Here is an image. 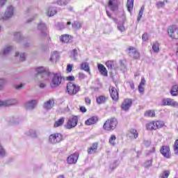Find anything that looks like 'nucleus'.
<instances>
[{"label": "nucleus", "instance_id": "obj_21", "mask_svg": "<svg viewBox=\"0 0 178 178\" xmlns=\"http://www.w3.org/2000/svg\"><path fill=\"white\" fill-rule=\"evenodd\" d=\"M117 2H118V0H109L108 1V7L113 12H115V10H116V9H118V3H117Z\"/></svg>", "mask_w": 178, "mask_h": 178}, {"label": "nucleus", "instance_id": "obj_33", "mask_svg": "<svg viewBox=\"0 0 178 178\" xmlns=\"http://www.w3.org/2000/svg\"><path fill=\"white\" fill-rule=\"evenodd\" d=\"M79 53L77 52V49H74L70 52V58L74 59V60H77V56Z\"/></svg>", "mask_w": 178, "mask_h": 178}, {"label": "nucleus", "instance_id": "obj_53", "mask_svg": "<svg viewBox=\"0 0 178 178\" xmlns=\"http://www.w3.org/2000/svg\"><path fill=\"white\" fill-rule=\"evenodd\" d=\"M170 175V172L164 171V172H163V174L161 175V178H168V177H169Z\"/></svg>", "mask_w": 178, "mask_h": 178}, {"label": "nucleus", "instance_id": "obj_30", "mask_svg": "<svg viewBox=\"0 0 178 178\" xmlns=\"http://www.w3.org/2000/svg\"><path fill=\"white\" fill-rule=\"evenodd\" d=\"M26 136H28L29 137H32L33 138H35L37 137V132H35V130L31 129L25 133Z\"/></svg>", "mask_w": 178, "mask_h": 178}, {"label": "nucleus", "instance_id": "obj_9", "mask_svg": "<svg viewBox=\"0 0 178 178\" xmlns=\"http://www.w3.org/2000/svg\"><path fill=\"white\" fill-rule=\"evenodd\" d=\"M168 35L174 40H178V26L176 25L170 26L168 28Z\"/></svg>", "mask_w": 178, "mask_h": 178}, {"label": "nucleus", "instance_id": "obj_40", "mask_svg": "<svg viewBox=\"0 0 178 178\" xmlns=\"http://www.w3.org/2000/svg\"><path fill=\"white\" fill-rule=\"evenodd\" d=\"M15 56L17 58V56H19L20 60H22L23 62L24 60H26V54L25 53L19 54V52H16L15 53Z\"/></svg>", "mask_w": 178, "mask_h": 178}, {"label": "nucleus", "instance_id": "obj_63", "mask_svg": "<svg viewBox=\"0 0 178 178\" xmlns=\"http://www.w3.org/2000/svg\"><path fill=\"white\" fill-rule=\"evenodd\" d=\"M67 80H68V81H74V76H69L67 77Z\"/></svg>", "mask_w": 178, "mask_h": 178}, {"label": "nucleus", "instance_id": "obj_23", "mask_svg": "<svg viewBox=\"0 0 178 178\" xmlns=\"http://www.w3.org/2000/svg\"><path fill=\"white\" fill-rule=\"evenodd\" d=\"M108 101V97L101 95L96 98V102L98 105H102V104H105Z\"/></svg>", "mask_w": 178, "mask_h": 178}, {"label": "nucleus", "instance_id": "obj_57", "mask_svg": "<svg viewBox=\"0 0 178 178\" xmlns=\"http://www.w3.org/2000/svg\"><path fill=\"white\" fill-rule=\"evenodd\" d=\"M142 40L143 41H148V33H144L142 35Z\"/></svg>", "mask_w": 178, "mask_h": 178}, {"label": "nucleus", "instance_id": "obj_54", "mask_svg": "<svg viewBox=\"0 0 178 178\" xmlns=\"http://www.w3.org/2000/svg\"><path fill=\"white\" fill-rule=\"evenodd\" d=\"M132 57L134 59H138L140 58V53L136 50V51H135L133 54H132Z\"/></svg>", "mask_w": 178, "mask_h": 178}, {"label": "nucleus", "instance_id": "obj_8", "mask_svg": "<svg viewBox=\"0 0 178 178\" xmlns=\"http://www.w3.org/2000/svg\"><path fill=\"white\" fill-rule=\"evenodd\" d=\"M38 30L40 31V38H45V37H48V28L47 27V25H45V23L40 22L38 24Z\"/></svg>", "mask_w": 178, "mask_h": 178}, {"label": "nucleus", "instance_id": "obj_14", "mask_svg": "<svg viewBox=\"0 0 178 178\" xmlns=\"http://www.w3.org/2000/svg\"><path fill=\"white\" fill-rule=\"evenodd\" d=\"M133 102L131 99H125L122 104H121V108L122 111H129L131 106Z\"/></svg>", "mask_w": 178, "mask_h": 178}, {"label": "nucleus", "instance_id": "obj_62", "mask_svg": "<svg viewBox=\"0 0 178 178\" xmlns=\"http://www.w3.org/2000/svg\"><path fill=\"white\" fill-rule=\"evenodd\" d=\"M79 109L82 113H86V112H87V108H86L84 106H81Z\"/></svg>", "mask_w": 178, "mask_h": 178}, {"label": "nucleus", "instance_id": "obj_43", "mask_svg": "<svg viewBox=\"0 0 178 178\" xmlns=\"http://www.w3.org/2000/svg\"><path fill=\"white\" fill-rule=\"evenodd\" d=\"M145 116H146V118H154V116H155V111L152 110L147 111L145 113Z\"/></svg>", "mask_w": 178, "mask_h": 178}, {"label": "nucleus", "instance_id": "obj_39", "mask_svg": "<svg viewBox=\"0 0 178 178\" xmlns=\"http://www.w3.org/2000/svg\"><path fill=\"white\" fill-rule=\"evenodd\" d=\"M70 40V38H69V35H67V34L63 35L60 38V41H61V42L67 43V42H69Z\"/></svg>", "mask_w": 178, "mask_h": 178}, {"label": "nucleus", "instance_id": "obj_52", "mask_svg": "<svg viewBox=\"0 0 178 178\" xmlns=\"http://www.w3.org/2000/svg\"><path fill=\"white\" fill-rule=\"evenodd\" d=\"M152 165V160H147L145 162L144 166L145 168H149Z\"/></svg>", "mask_w": 178, "mask_h": 178}, {"label": "nucleus", "instance_id": "obj_15", "mask_svg": "<svg viewBox=\"0 0 178 178\" xmlns=\"http://www.w3.org/2000/svg\"><path fill=\"white\" fill-rule=\"evenodd\" d=\"M13 49V47L12 46H6L4 47L1 51H0V56L3 58V56H6L7 55H9L10 53V51Z\"/></svg>", "mask_w": 178, "mask_h": 178}, {"label": "nucleus", "instance_id": "obj_56", "mask_svg": "<svg viewBox=\"0 0 178 178\" xmlns=\"http://www.w3.org/2000/svg\"><path fill=\"white\" fill-rule=\"evenodd\" d=\"M72 70H73V65H70V64L67 65V72L68 73H70L72 72Z\"/></svg>", "mask_w": 178, "mask_h": 178}, {"label": "nucleus", "instance_id": "obj_1", "mask_svg": "<svg viewBox=\"0 0 178 178\" xmlns=\"http://www.w3.org/2000/svg\"><path fill=\"white\" fill-rule=\"evenodd\" d=\"M65 81V77L62 76V74H53L51 76V81L50 83V87L51 88H56L59 86H62Z\"/></svg>", "mask_w": 178, "mask_h": 178}, {"label": "nucleus", "instance_id": "obj_42", "mask_svg": "<svg viewBox=\"0 0 178 178\" xmlns=\"http://www.w3.org/2000/svg\"><path fill=\"white\" fill-rule=\"evenodd\" d=\"M152 49L154 52H156V53L159 52V43L158 42H155L153 43Z\"/></svg>", "mask_w": 178, "mask_h": 178}, {"label": "nucleus", "instance_id": "obj_27", "mask_svg": "<svg viewBox=\"0 0 178 178\" xmlns=\"http://www.w3.org/2000/svg\"><path fill=\"white\" fill-rule=\"evenodd\" d=\"M146 129L147 130H156L158 128L156 127V123L155 122H152L147 124Z\"/></svg>", "mask_w": 178, "mask_h": 178}, {"label": "nucleus", "instance_id": "obj_46", "mask_svg": "<svg viewBox=\"0 0 178 178\" xmlns=\"http://www.w3.org/2000/svg\"><path fill=\"white\" fill-rule=\"evenodd\" d=\"M6 156V151L3 149V147L0 145V158H5Z\"/></svg>", "mask_w": 178, "mask_h": 178}, {"label": "nucleus", "instance_id": "obj_19", "mask_svg": "<svg viewBox=\"0 0 178 178\" xmlns=\"http://www.w3.org/2000/svg\"><path fill=\"white\" fill-rule=\"evenodd\" d=\"M37 103H38L37 100H31L29 102H27L25 104V108L26 109H29V111L34 109V108H35V106L37 105Z\"/></svg>", "mask_w": 178, "mask_h": 178}, {"label": "nucleus", "instance_id": "obj_58", "mask_svg": "<svg viewBox=\"0 0 178 178\" xmlns=\"http://www.w3.org/2000/svg\"><path fill=\"white\" fill-rule=\"evenodd\" d=\"M85 102H86V105H91V99L89 97H86Z\"/></svg>", "mask_w": 178, "mask_h": 178}, {"label": "nucleus", "instance_id": "obj_47", "mask_svg": "<svg viewBox=\"0 0 178 178\" xmlns=\"http://www.w3.org/2000/svg\"><path fill=\"white\" fill-rule=\"evenodd\" d=\"M118 29L119 31H120L121 33H123V31H124L126 30L123 23H118Z\"/></svg>", "mask_w": 178, "mask_h": 178}, {"label": "nucleus", "instance_id": "obj_25", "mask_svg": "<svg viewBox=\"0 0 178 178\" xmlns=\"http://www.w3.org/2000/svg\"><path fill=\"white\" fill-rule=\"evenodd\" d=\"M170 95L172 97H177L178 95V86L177 85H173L171 88V90L170 91Z\"/></svg>", "mask_w": 178, "mask_h": 178}, {"label": "nucleus", "instance_id": "obj_51", "mask_svg": "<svg viewBox=\"0 0 178 178\" xmlns=\"http://www.w3.org/2000/svg\"><path fill=\"white\" fill-rule=\"evenodd\" d=\"M165 2H168V0H164L163 1H158L156 5L157 8H163V6H165Z\"/></svg>", "mask_w": 178, "mask_h": 178}, {"label": "nucleus", "instance_id": "obj_11", "mask_svg": "<svg viewBox=\"0 0 178 178\" xmlns=\"http://www.w3.org/2000/svg\"><path fill=\"white\" fill-rule=\"evenodd\" d=\"M109 92L113 101H118L119 99V90L116 88L110 86Z\"/></svg>", "mask_w": 178, "mask_h": 178}, {"label": "nucleus", "instance_id": "obj_36", "mask_svg": "<svg viewBox=\"0 0 178 178\" xmlns=\"http://www.w3.org/2000/svg\"><path fill=\"white\" fill-rule=\"evenodd\" d=\"M115 141H116V136L111 135L108 140L109 144L111 145L112 147H115V145H116Z\"/></svg>", "mask_w": 178, "mask_h": 178}, {"label": "nucleus", "instance_id": "obj_38", "mask_svg": "<svg viewBox=\"0 0 178 178\" xmlns=\"http://www.w3.org/2000/svg\"><path fill=\"white\" fill-rule=\"evenodd\" d=\"M115 60H108L106 63V66L108 67V69H110L111 70H112V69L115 67Z\"/></svg>", "mask_w": 178, "mask_h": 178}, {"label": "nucleus", "instance_id": "obj_7", "mask_svg": "<svg viewBox=\"0 0 178 178\" xmlns=\"http://www.w3.org/2000/svg\"><path fill=\"white\" fill-rule=\"evenodd\" d=\"M63 140V136L61 134H53L49 137V143L50 144L56 145L59 144Z\"/></svg>", "mask_w": 178, "mask_h": 178}, {"label": "nucleus", "instance_id": "obj_5", "mask_svg": "<svg viewBox=\"0 0 178 178\" xmlns=\"http://www.w3.org/2000/svg\"><path fill=\"white\" fill-rule=\"evenodd\" d=\"M67 92L69 95H76L79 91H80L81 88L79 85H76L72 82H69L67 84Z\"/></svg>", "mask_w": 178, "mask_h": 178}, {"label": "nucleus", "instance_id": "obj_10", "mask_svg": "<svg viewBox=\"0 0 178 178\" xmlns=\"http://www.w3.org/2000/svg\"><path fill=\"white\" fill-rule=\"evenodd\" d=\"M77 123H79V118L77 116H73L68 120V122L65 125V129L70 130V129H73L77 126Z\"/></svg>", "mask_w": 178, "mask_h": 178}, {"label": "nucleus", "instance_id": "obj_31", "mask_svg": "<svg viewBox=\"0 0 178 178\" xmlns=\"http://www.w3.org/2000/svg\"><path fill=\"white\" fill-rule=\"evenodd\" d=\"M81 70H84L85 72L90 73V65H88V63H82L81 64Z\"/></svg>", "mask_w": 178, "mask_h": 178}, {"label": "nucleus", "instance_id": "obj_24", "mask_svg": "<svg viewBox=\"0 0 178 178\" xmlns=\"http://www.w3.org/2000/svg\"><path fill=\"white\" fill-rule=\"evenodd\" d=\"M56 13H57V10H56V8H55V7H50L48 8V10L47 11V15L49 17H51L52 16H55V15H56Z\"/></svg>", "mask_w": 178, "mask_h": 178}, {"label": "nucleus", "instance_id": "obj_49", "mask_svg": "<svg viewBox=\"0 0 178 178\" xmlns=\"http://www.w3.org/2000/svg\"><path fill=\"white\" fill-rule=\"evenodd\" d=\"M155 122L157 129H161V127H163L165 126V122H163V121H156Z\"/></svg>", "mask_w": 178, "mask_h": 178}, {"label": "nucleus", "instance_id": "obj_2", "mask_svg": "<svg viewBox=\"0 0 178 178\" xmlns=\"http://www.w3.org/2000/svg\"><path fill=\"white\" fill-rule=\"evenodd\" d=\"M118 126V120L115 118L108 119L103 125L104 130L106 131H113Z\"/></svg>", "mask_w": 178, "mask_h": 178}, {"label": "nucleus", "instance_id": "obj_48", "mask_svg": "<svg viewBox=\"0 0 178 178\" xmlns=\"http://www.w3.org/2000/svg\"><path fill=\"white\" fill-rule=\"evenodd\" d=\"M174 152L176 155L178 154V139H177L175 142L174 146Z\"/></svg>", "mask_w": 178, "mask_h": 178}, {"label": "nucleus", "instance_id": "obj_61", "mask_svg": "<svg viewBox=\"0 0 178 178\" xmlns=\"http://www.w3.org/2000/svg\"><path fill=\"white\" fill-rule=\"evenodd\" d=\"M139 86H145V78L142 77Z\"/></svg>", "mask_w": 178, "mask_h": 178}, {"label": "nucleus", "instance_id": "obj_3", "mask_svg": "<svg viewBox=\"0 0 178 178\" xmlns=\"http://www.w3.org/2000/svg\"><path fill=\"white\" fill-rule=\"evenodd\" d=\"M35 71L37 72L38 77H42L43 80H49L51 76V72L44 67H39L36 68Z\"/></svg>", "mask_w": 178, "mask_h": 178}, {"label": "nucleus", "instance_id": "obj_50", "mask_svg": "<svg viewBox=\"0 0 178 178\" xmlns=\"http://www.w3.org/2000/svg\"><path fill=\"white\" fill-rule=\"evenodd\" d=\"M56 27L57 28V30H63V29H65V25L63 23L58 22L56 24Z\"/></svg>", "mask_w": 178, "mask_h": 178}, {"label": "nucleus", "instance_id": "obj_34", "mask_svg": "<svg viewBox=\"0 0 178 178\" xmlns=\"http://www.w3.org/2000/svg\"><path fill=\"white\" fill-rule=\"evenodd\" d=\"M59 59V53L58 51H54L53 54L50 57V61L54 62V60H58Z\"/></svg>", "mask_w": 178, "mask_h": 178}, {"label": "nucleus", "instance_id": "obj_28", "mask_svg": "<svg viewBox=\"0 0 178 178\" xmlns=\"http://www.w3.org/2000/svg\"><path fill=\"white\" fill-rule=\"evenodd\" d=\"M63 123H65V118L62 117L55 122L54 127H60L61 126H63Z\"/></svg>", "mask_w": 178, "mask_h": 178}, {"label": "nucleus", "instance_id": "obj_37", "mask_svg": "<svg viewBox=\"0 0 178 178\" xmlns=\"http://www.w3.org/2000/svg\"><path fill=\"white\" fill-rule=\"evenodd\" d=\"M168 106H171L172 108H177L178 109V102L175 101V99L170 98V103Z\"/></svg>", "mask_w": 178, "mask_h": 178}, {"label": "nucleus", "instance_id": "obj_26", "mask_svg": "<svg viewBox=\"0 0 178 178\" xmlns=\"http://www.w3.org/2000/svg\"><path fill=\"white\" fill-rule=\"evenodd\" d=\"M14 40L17 41V42H20L24 40V38L22 36V33L20 32L14 33Z\"/></svg>", "mask_w": 178, "mask_h": 178}, {"label": "nucleus", "instance_id": "obj_41", "mask_svg": "<svg viewBox=\"0 0 178 178\" xmlns=\"http://www.w3.org/2000/svg\"><path fill=\"white\" fill-rule=\"evenodd\" d=\"M137 51V49H136V47H129L127 49V52L128 54L129 55V56H133V54Z\"/></svg>", "mask_w": 178, "mask_h": 178}, {"label": "nucleus", "instance_id": "obj_35", "mask_svg": "<svg viewBox=\"0 0 178 178\" xmlns=\"http://www.w3.org/2000/svg\"><path fill=\"white\" fill-rule=\"evenodd\" d=\"M81 26H83V24L81 22H79V21H75L72 24V28L74 29V30H79V29H81Z\"/></svg>", "mask_w": 178, "mask_h": 178}, {"label": "nucleus", "instance_id": "obj_22", "mask_svg": "<svg viewBox=\"0 0 178 178\" xmlns=\"http://www.w3.org/2000/svg\"><path fill=\"white\" fill-rule=\"evenodd\" d=\"M97 69L102 76H108V70H106V67L104 66V65L98 64Z\"/></svg>", "mask_w": 178, "mask_h": 178}, {"label": "nucleus", "instance_id": "obj_32", "mask_svg": "<svg viewBox=\"0 0 178 178\" xmlns=\"http://www.w3.org/2000/svg\"><path fill=\"white\" fill-rule=\"evenodd\" d=\"M70 2V0H56V3L60 6H66L67 3Z\"/></svg>", "mask_w": 178, "mask_h": 178}, {"label": "nucleus", "instance_id": "obj_60", "mask_svg": "<svg viewBox=\"0 0 178 178\" xmlns=\"http://www.w3.org/2000/svg\"><path fill=\"white\" fill-rule=\"evenodd\" d=\"M138 91L140 94H144V87L138 86Z\"/></svg>", "mask_w": 178, "mask_h": 178}, {"label": "nucleus", "instance_id": "obj_55", "mask_svg": "<svg viewBox=\"0 0 178 178\" xmlns=\"http://www.w3.org/2000/svg\"><path fill=\"white\" fill-rule=\"evenodd\" d=\"M86 77H87V76H86V74H84V73L79 72V78L80 80H84V79H86Z\"/></svg>", "mask_w": 178, "mask_h": 178}, {"label": "nucleus", "instance_id": "obj_59", "mask_svg": "<svg viewBox=\"0 0 178 178\" xmlns=\"http://www.w3.org/2000/svg\"><path fill=\"white\" fill-rule=\"evenodd\" d=\"M144 144L145 147H149V145H151V140H144Z\"/></svg>", "mask_w": 178, "mask_h": 178}, {"label": "nucleus", "instance_id": "obj_29", "mask_svg": "<svg viewBox=\"0 0 178 178\" xmlns=\"http://www.w3.org/2000/svg\"><path fill=\"white\" fill-rule=\"evenodd\" d=\"M134 6V0H127V8L128 12H131Z\"/></svg>", "mask_w": 178, "mask_h": 178}, {"label": "nucleus", "instance_id": "obj_64", "mask_svg": "<svg viewBox=\"0 0 178 178\" xmlns=\"http://www.w3.org/2000/svg\"><path fill=\"white\" fill-rule=\"evenodd\" d=\"M155 152V147H153L152 150L149 151L146 155L148 156V155H151V154H154Z\"/></svg>", "mask_w": 178, "mask_h": 178}, {"label": "nucleus", "instance_id": "obj_6", "mask_svg": "<svg viewBox=\"0 0 178 178\" xmlns=\"http://www.w3.org/2000/svg\"><path fill=\"white\" fill-rule=\"evenodd\" d=\"M5 84V80L0 79V90H2L3 85ZM17 104V101L15 99H11L9 100L2 101L0 100V107L1 106H10Z\"/></svg>", "mask_w": 178, "mask_h": 178}, {"label": "nucleus", "instance_id": "obj_45", "mask_svg": "<svg viewBox=\"0 0 178 178\" xmlns=\"http://www.w3.org/2000/svg\"><path fill=\"white\" fill-rule=\"evenodd\" d=\"M170 98H165L161 101V104L163 106H169Z\"/></svg>", "mask_w": 178, "mask_h": 178}, {"label": "nucleus", "instance_id": "obj_17", "mask_svg": "<svg viewBox=\"0 0 178 178\" xmlns=\"http://www.w3.org/2000/svg\"><path fill=\"white\" fill-rule=\"evenodd\" d=\"M97 151H98V143H94L92 146L88 149V154L92 155V154H96Z\"/></svg>", "mask_w": 178, "mask_h": 178}, {"label": "nucleus", "instance_id": "obj_20", "mask_svg": "<svg viewBox=\"0 0 178 178\" xmlns=\"http://www.w3.org/2000/svg\"><path fill=\"white\" fill-rule=\"evenodd\" d=\"M127 137H129L131 139H136L138 137V132H137V130L134 129H130L128 133L127 134Z\"/></svg>", "mask_w": 178, "mask_h": 178}, {"label": "nucleus", "instance_id": "obj_16", "mask_svg": "<svg viewBox=\"0 0 178 178\" xmlns=\"http://www.w3.org/2000/svg\"><path fill=\"white\" fill-rule=\"evenodd\" d=\"M54 105H55V102L54 101V99H49L44 103L43 108L46 111H50V109H52L54 108Z\"/></svg>", "mask_w": 178, "mask_h": 178}, {"label": "nucleus", "instance_id": "obj_12", "mask_svg": "<svg viewBox=\"0 0 178 178\" xmlns=\"http://www.w3.org/2000/svg\"><path fill=\"white\" fill-rule=\"evenodd\" d=\"M79 159V154L74 153L70 155L67 159V162L69 165H74V163H77V160Z\"/></svg>", "mask_w": 178, "mask_h": 178}, {"label": "nucleus", "instance_id": "obj_13", "mask_svg": "<svg viewBox=\"0 0 178 178\" xmlns=\"http://www.w3.org/2000/svg\"><path fill=\"white\" fill-rule=\"evenodd\" d=\"M160 152L164 158H167L168 159L170 158V147L169 146H162Z\"/></svg>", "mask_w": 178, "mask_h": 178}, {"label": "nucleus", "instance_id": "obj_44", "mask_svg": "<svg viewBox=\"0 0 178 178\" xmlns=\"http://www.w3.org/2000/svg\"><path fill=\"white\" fill-rule=\"evenodd\" d=\"M145 9V6H143L139 11L138 16V22H140L141 20V17H143V15L144 13V10Z\"/></svg>", "mask_w": 178, "mask_h": 178}, {"label": "nucleus", "instance_id": "obj_4", "mask_svg": "<svg viewBox=\"0 0 178 178\" xmlns=\"http://www.w3.org/2000/svg\"><path fill=\"white\" fill-rule=\"evenodd\" d=\"M13 15H15V7H13V6H8L3 15L0 16V20H9V19H12V17H13Z\"/></svg>", "mask_w": 178, "mask_h": 178}, {"label": "nucleus", "instance_id": "obj_18", "mask_svg": "<svg viewBox=\"0 0 178 178\" xmlns=\"http://www.w3.org/2000/svg\"><path fill=\"white\" fill-rule=\"evenodd\" d=\"M98 122V117L92 116L85 121V124L86 126H91V124H95Z\"/></svg>", "mask_w": 178, "mask_h": 178}]
</instances>
